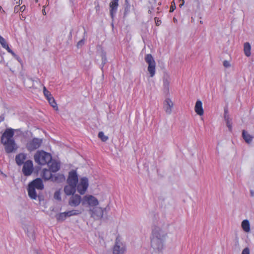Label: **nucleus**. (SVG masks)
Segmentation results:
<instances>
[{"instance_id": "nucleus-31", "label": "nucleus", "mask_w": 254, "mask_h": 254, "mask_svg": "<svg viewBox=\"0 0 254 254\" xmlns=\"http://www.w3.org/2000/svg\"><path fill=\"white\" fill-rule=\"evenodd\" d=\"M102 58V64L104 65L107 62L106 53L103 52L101 55Z\"/></svg>"}, {"instance_id": "nucleus-14", "label": "nucleus", "mask_w": 254, "mask_h": 254, "mask_svg": "<svg viewBox=\"0 0 254 254\" xmlns=\"http://www.w3.org/2000/svg\"><path fill=\"white\" fill-rule=\"evenodd\" d=\"M174 107V103L171 99L167 98L163 102V109L166 113L168 115H170L172 112V110Z\"/></svg>"}, {"instance_id": "nucleus-27", "label": "nucleus", "mask_w": 254, "mask_h": 254, "mask_svg": "<svg viewBox=\"0 0 254 254\" xmlns=\"http://www.w3.org/2000/svg\"><path fill=\"white\" fill-rule=\"evenodd\" d=\"M48 100L49 103H50V104L51 105V106L52 107H53L54 109L58 110V107L57 104V103L55 101V100L53 97H51V98L48 99Z\"/></svg>"}, {"instance_id": "nucleus-10", "label": "nucleus", "mask_w": 254, "mask_h": 254, "mask_svg": "<svg viewBox=\"0 0 254 254\" xmlns=\"http://www.w3.org/2000/svg\"><path fill=\"white\" fill-rule=\"evenodd\" d=\"M89 213L94 219L99 220L102 218L104 211L102 208L96 206L89 209Z\"/></svg>"}, {"instance_id": "nucleus-37", "label": "nucleus", "mask_w": 254, "mask_h": 254, "mask_svg": "<svg viewBox=\"0 0 254 254\" xmlns=\"http://www.w3.org/2000/svg\"><path fill=\"white\" fill-rule=\"evenodd\" d=\"M3 48L5 49L8 53L12 52V50L9 47L8 44L6 43L3 47Z\"/></svg>"}, {"instance_id": "nucleus-15", "label": "nucleus", "mask_w": 254, "mask_h": 254, "mask_svg": "<svg viewBox=\"0 0 254 254\" xmlns=\"http://www.w3.org/2000/svg\"><path fill=\"white\" fill-rule=\"evenodd\" d=\"M119 0H111L110 3V13L112 18L117 12L119 5Z\"/></svg>"}, {"instance_id": "nucleus-35", "label": "nucleus", "mask_w": 254, "mask_h": 254, "mask_svg": "<svg viewBox=\"0 0 254 254\" xmlns=\"http://www.w3.org/2000/svg\"><path fill=\"white\" fill-rule=\"evenodd\" d=\"M227 110L226 109H225L224 110V119L226 122H227V121H230L229 116L227 115Z\"/></svg>"}, {"instance_id": "nucleus-33", "label": "nucleus", "mask_w": 254, "mask_h": 254, "mask_svg": "<svg viewBox=\"0 0 254 254\" xmlns=\"http://www.w3.org/2000/svg\"><path fill=\"white\" fill-rule=\"evenodd\" d=\"M227 126L229 129L230 131H231L232 130V124L231 121H227L226 122Z\"/></svg>"}, {"instance_id": "nucleus-44", "label": "nucleus", "mask_w": 254, "mask_h": 254, "mask_svg": "<svg viewBox=\"0 0 254 254\" xmlns=\"http://www.w3.org/2000/svg\"><path fill=\"white\" fill-rule=\"evenodd\" d=\"M10 53L13 56L14 58L16 57L17 56V55H16L13 51H12V52H10Z\"/></svg>"}, {"instance_id": "nucleus-20", "label": "nucleus", "mask_w": 254, "mask_h": 254, "mask_svg": "<svg viewBox=\"0 0 254 254\" xmlns=\"http://www.w3.org/2000/svg\"><path fill=\"white\" fill-rule=\"evenodd\" d=\"M48 166L49 169L53 172H56L59 170L60 168V164L55 161H51Z\"/></svg>"}, {"instance_id": "nucleus-46", "label": "nucleus", "mask_w": 254, "mask_h": 254, "mask_svg": "<svg viewBox=\"0 0 254 254\" xmlns=\"http://www.w3.org/2000/svg\"><path fill=\"white\" fill-rule=\"evenodd\" d=\"M43 14H46V12L45 10H43Z\"/></svg>"}, {"instance_id": "nucleus-2", "label": "nucleus", "mask_w": 254, "mask_h": 254, "mask_svg": "<svg viewBox=\"0 0 254 254\" xmlns=\"http://www.w3.org/2000/svg\"><path fill=\"white\" fill-rule=\"evenodd\" d=\"M166 236V233L160 228L155 227L153 229L151 245L156 252H162L164 249Z\"/></svg>"}, {"instance_id": "nucleus-36", "label": "nucleus", "mask_w": 254, "mask_h": 254, "mask_svg": "<svg viewBox=\"0 0 254 254\" xmlns=\"http://www.w3.org/2000/svg\"><path fill=\"white\" fill-rule=\"evenodd\" d=\"M242 254H250V251L248 248H245L242 252Z\"/></svg>"}, {"instance_id": "nucleus-4", "label": "nucleus", "mask_w": 254, "mask_h": 254, "mask_svg": "<svg viewBox=\"0 0 254 254\" xmlns=\"http://www.w3.org/2000/svg\"><path fill=\"white\" fill-rule=\"evenodd\" d=\"M34 158L35 162L41 166L48 165L52 160L51 154L43 150L37 151Z\"/></svg>"}, {"instance_id": "nucleus-6", "label": "nucleus", "mask_w": 254, "mask_h": 254, "mask_svg": "<svg viewBox=\"0 0 254 254\" xmlns=\"http://www.w3.org/2000/svg\"><path fill=\"white\" fill-rule=\"evenodd\" d=\"M126 251V246L122 242L120 236L117 237L115 244L113 249V254H124Z\"/></svg>"}, {"instance_id": "nucleus-12", "label": "nucleus", "mask_w": 254, "mask_h": 254, "mask_svg": "<svg viewBox=\"0 0 254 254\" xmlns=\"http://www.w3.org/2000/svg\"><path fill=\"white\" fill-rule=\"evenodd\" d=\"M78 181V177L75 170H72L68 173V176L66 182L67 184H72L77 186Z\"/></svg>"}, {"instance_id": "nucleus-29", "label": "nucleus", "mask_w": 254, "mask_h": 254, "mask_svg": "<svg viewBox=\"0 0 254 254\" xmlns=\"http://www.w3.org/2000/svg\"><path fill=\"white\" fill-rule=\"evenodd\" d=\"M98 137L103 141H106L108 139V137L105 135L103 131H100L98 133Z\"/></svg>"}, {"instance_id": "nucleus-30", "label": "nucleus", "mask_w": 254, "mask_h": 254, "mask_svg": "<svg viewBox=\"0 0 254 254\" xmlns=\"http://www.w3.org/2000/svg\"><path fill=\"white\" fill-rule=\"evenodd\" d=\"M54 197L55 199L59 201L61 200V191L60 190H56L54 193Z\"/></svg>"}, {"instance_id": "nucleus-11", "label": "nucleus", "mask_w": 254, "mask_h": 254, "mask_svg": "<svg viewBox=\"0 0 254 254\" xmlns=\"http://www.w3.org/2000/svg\"><path fill=\"white\" fill-rule=\"evenodd\" d=\"M22 172L24 176H30L33 171V162L28 160L25 161L24 163Z\"/></svg>"}, {"instance_id": "nucleus-22", "label": "nucleus", "mask_w": 254, "mask_h": 254, "mask_svg": "<svg viewBox=\"0 0 254 254\" xmlns=\"http://www.w3.org/2000/svg\"><path fill=\"white\" fill-rule=\"evenodd\" d=\"M244 52L245 55L248 57L251 55V46L249 42L244 43Z\"/></svg>"}, {"instance_id": "nucleus-28", "label": "nucleus", "mask_w": 254, "mask_h": 254, "mask_svg": "<svg viewBox=\"0 0 254 254\" xmlns=\"http://www.w3.org/2000/svg\"><path fill=\"white\" fill-rule=\"evenodd\" d=\"M43 93L47 100L51 98V97H53L51 93L47 89L45 86L43 87Z\"/></svg>"}, {"instance_id": "nucleus-23", "label": "nucleus", "mask_w": 254, "mask_h": 254, "mask_svg": "<svg viewBox=\"0 0 254 254\" xmlns=\"http://www.w3.org/2000/svg\"><path fill=\"white\" fill-rule=\"evenodd\" d=\"M242 136H243L244 139L248 143L251 142V141H252V139L253 138V137L252 135H251L250 134H249L245 130H243Z\"/></svg>"}, {"instance_id": "nucleus-5", "label": "nucleus", "mask_w": 254, "mask_h": 254, "mask_svg": "<svg viewBox=\"0 0 254 254\" xmlns=\"http://www.w3.org/2000/svg\"><path fill=\"white\" fill-rule=\"evenodd\" d=\"M99 204L98 199L91 194H87L82 198V205L89 209L97 206Z\"/></svg>"}, {"instance_id": "nucleus-19", "label": "nucleus", "mask_w": 254, "mask_h": 254, "mask_svg": "<svg viewBox=\"0 0 254 254\" xmlns=\"http://www.w3.org/2000/svg\"><path fill=\"white\" fill-rule=\"evenodd\" d=\"M65 177L63 174H56L53 175L52 181L56 183H60L64 182Z\"/></svg>"}, {"instance_id": "nucleus-25", "label": "nucleus", "mask_w": 254, "mask_h": 254, "mask_svg": "<svg viewBox=\"0 0 254 254\" xmlns=\"http://www.w3.org/2000/svg\"><path fill=\"white\" fill-rule=\"evenodd\" d=\"M81 213V211L77 209H73L68 211H66V216H67V217L72 216L78 215Z\"/></svg>"}, {"instance_id": "nucleus-17", "label": "nucleus", "mask_w": 254, "mask_h": 254, "mask_svg": "<svg viewBox=\"0 0 254 254\" xmlns=\"http://www.w3.org/2000/svg\"><path fill=\"white\" fill-rule=\"evenodd\" d=\"M27 155L24 153H20L17 154L15 156V161L18 166H21L24 164V161L26 160Z\"/></svg>"}, {"instance_id": "nucleus-8", "label": "nucleus", "mask_w": 254, "mask_h": 254, "mask_svg": "<svg viewBox=\"0 0 254 254\" xmlns=\"http://www.w3.org/2000/svg\"><path fill=\"white\" fill-rule=\"evenodd\" d=\"M42 143V139L38 138H33L32 139L27 141L26 147L27 149L32 152L39 148Z\"/></svg>"}, {"instance_id": "nucleus-42", "label": "nucleus", "mask_w": 254, "mask_h": 254, "mask_svg": "<svg viewBox=\"0 0 254 254\" xmlns=\"http://www.w3.org/2000/svg\"><path fill=\"white\" fill-rule=\"evenodd\" d=\"M4 120V116L3 115L0 116V123L3 121Z\"/></svg>"}, {"instance_id": "nucleus-3", "label": "nucleus", "mask_w": 254, "mask_h": 254, "mask_svg": "<svg viewBox=\"0 0 254 254\" xmlns=\"http://www.w3.org/2000/svg\"><path fill=\"white\" fill-rule=\"evenodd\" d=\"M44 186L42 180L41 178H36L31 182L28 186V194L29 197L32 199H36L37 194L35 190H42Z\"/></svg>"}, {"instance_id": "nucleus-16", "label": "nucleus", "mask_w": 254, "mask_h": 254, "mask_svg": "<svg viewBox=\"0 0 254 254\" xmlns=\"http://www.w3.org/2000/svg\"><path fill=\"white\" fill-rule=\"evenodd\" d=\"M76 186L72 184H68L64 188V192L67 195L74 194L76 191Z\"/></svg>"}, {"instance_id": "nucleus-45", "label": "nucleus", "mask_w": 254, "mask_h": 254, "mask_svg": "<svg viewBox=\"0 0 254 254\" xmlns=\"http://www.w3.org/2000/svg\"><path fill=\"white\" fill-rule=\"evenodd\" d=\"M250 193H251V195L252 196H254V190H250Z\"/></svg>"}, {"instance_id": "nucleus-39", "label": "nucleus", "mask_w": 254, "mask_h": 254, "mask_svg": "<svg viewBox=\"0 0 254 254\" xmlns=\"http://www.w3.org/2000/svg\"><path fill=\"white\" fill-rule=\"evenodd\" d=\"M84 43V39H81L77 43V47L82 46Z\"/></svg>"}, {"instance_id": "nucleus-9", "label": "nucleus", "mask_w": 254, "mask_h": 254, "mask_svg": "<svg viewBox=\"0 0 254 254\" xmlns=\"http://www.w3.org/2000/svg\"><path fill=\"white\" fill-rule=\"evenodd\" d=\"M89 186L88 179L86 177L81 178L80 182L77 184L76 189L77 191L81 194H84Z\"/></svg>"}, {"instance_id": "nucleus-38", "label": "nucleus", "mask_w": 254, "mask_h": 254, "mask_svg": "<svg viewBox=\"0 0 254 254\" xmlns=\"http://www.w3.org/2000/svg\"><path fill=\"white\" fill-rule=\"evenodd\" d=\"M223 65L225 67H230V64L229 63V62L227 61H224L223 62Z\"/></svg>"}, {"instance_id": "nucleus-1", "label": "nucleus", "mask_w": 254, "mask_h": 254, "mask_svg": "<svg viewBox=\"0 0 254 254\" xmlns=\"http://www.w3.org/2000/svg\"><path fill=\"white\" fill-rule=\"evenodd\" d=\"M20 129H14L12 128H7L1 136V143L3 144L6 153L9 154L14 152L18 146L13 138L14 131Z\"/></svg>"}, {"instance_id": "nucleus-34", "label": "nucleus", "mask_w": 254, "mask_h": 254, "mask_svg": "<svg viewBox=\"0 0 254 254\" xmlns=\"http://www.w3.org/2000/svg\"><path fill=\"white\" fill-rule=\"evenodd\" d=\"M0 43L2 47L6 44V42L5 39L0 35Z\"/></svg>"}, {"instance_id": "nucleus-18", "label": "nucleus", "mask_w": 254, "mask_h": 254, "mask_svg": "<svg viewBox=\"0 0 254 254\" xmlns=\"http://www.w3.org/2000/svg\"><path fill=\"white\" fill-rule=\"evenodd\" d=\"M194 110L198 115L202 116L203 115L204 111L202 107V103L201 101L197 100L196 102L194 107Z\"/></svg>"}, {"instance_id": "nucleus-32", "label": "nucleus", "mask_w": 254, "mask_h": 254, "mask_svg": "<svg viewBox=\"0 0 254 254\" xmlns=\"http://www.w3.org/2000/svg\"><path fill=\"white\" fill-rule=\"evenodd\" d=\"M163 85H164V88L168 91L169 88V82L168 81V80L167 79H164Z\"/></svg>"}, {"instance_id": "nucleus-26", "label": "nucleus", "mask_w": 254, "mask_h": 254, "mask_svg": "<svg viewBox=\"0 0 254 254\" xmlns=\"http://www.w3.org/2000/svg\"><path fill=\"white\" fill-rule=\"evenodd\" d=\"M67 217V216H66V212L60 213L56 216L57 219L58 221H63Z\"/></svg>"}, {"instance_id": "nucleus-41", "label": "nucleus", "mask_w": 254, "mask_h": 254, "mask_svg": "<svg viewBox=\"0 0 254 254\" xmlns=\"http://www.w3.org/2000/svg\"><path fill=\"white\" fill-rule=\"evenodd\" d=\"M155 20L156 24L157 25H159L161 23V20H159V19H157L156 17L155 18Z\"/></svg>"}, {"instance_id": "nucleus-40", "label": "nucleus", "mask_w": 254, "mask_h": 254, "mask_svg": "<svg viewBox=\"0 0 254 254\" xmlns=\"http://www.w3.org/2000/svg\"><path fill=\"white\" fill-rule=\"evenodd\" d=\"M27 235L29 237L31 238V239H32L33 240H34L35 239V235L34 234H33V232H31V233H29V234H27Z\"/></svg>"}, {"instance_id": "nucleus-7", "label": "nucleus", "mask_w": 254, "mask_h": 254, "mask_svg": "<svg viewBox=\"0 0 254 254\" xmlns=\"http://www.w3.org/2000/svg\"><path fill=\"white\" fill-rule=\"evenodd\" d=\"M145 61L148 64L147 70L151 77L154 76L155 74V62L151 54H147L145 57Z\"/></svg>"}, {"instance_id": "nucleus-43", "label": "nucleus", "mask_w": 254, "mask_h": 254, "mask_svg": "<svg viewBox=\"0 0 254 254\" xmlns=\"http://www.w3.org/2000/svg\"><path fill=\"white\" fill-rule=\"evenodd\" d=\"M16 60H17L19 62H20L21 60L20 58L18 56H16V57L14 58Z\"/></svg>"}, {"instance_id": "nucleus-13", "label": "nucleus", "mask_w": 254, "mask_h": 254, "mask_svg": "<svg viewBox=\"0 0 254 254\" xmlns=\"http://www.w3.org/2000/svg\"><path fill=\"white\" fill-rule=\"evenodd\" d=\"M82 198L81 196L78 194H73L70 197L68 204L72 207H76L78 206L80 203H82Z\"/></svg>"}, {"instance_id": "nucleus-24", "label": "nucleus", "mask_w": 254, "mask_h": 254, "mask_svg": "<svg viewBox=\"0 0 254 254\" xmlns=\"http://www.w3.org/2000/svg\"><path fill=\"white\" fill-rule=\"evenodd\" d=\"M242 227L243 230L246 232H249L250 231V225L249 220H244L242 223Z\"/></svg>"}, {"instance_id": "nucleus-21", "label": "nucleus", "mask_w": 254, "mask_h": 254, "mask_svg": "<svg viewBox=\"0 0 254 254\" xmlns=\"http://www.w3.org/2000/svg\"><path fill=\"white\" fill-rule=\"evenodd\" d=\"M50 170H48L47 169H44L43 170V175L42 177L45 180H51L52 181L53 175Z\"/></svg>"}]
</instances>
